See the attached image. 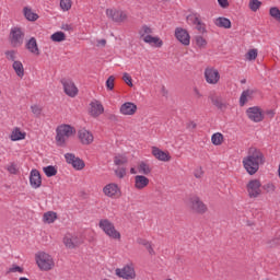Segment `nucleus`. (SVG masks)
Segmentation results:
<instances>
[{
	"instance_id": "1",
	"label": "nucleus",
	"mask_w": 280,
	"mask_h": 280,
	"mask_svg": "<svg viewBox=\"0 0 280 280\" xmlns=\"http://www.w3.org/2000/svg\"><path fill=\"white\" fill-rule=\"evenodd\" d=\"M243 167L249 174L255 176L259 172V166L266 163V155L261 149L252 147L247 151V155L243 158Z\"/></svg>"
},
{
	"instance_id": "2",
	"label": "nucleus",
	"mask_w": 280,
	"mask_h": 280,
	"mask_svg": "<svg viewBox=\"0 0 280 280\" xmlns=\"http://www.w3.org/2000/svg\"><path fill=\"white\" fill-rule=\"evenodd\" d=\"M35 264L40 272H51L56 268V259L45 250H39L35 254Z\"/></svg>"
},
{
	"instance_id": "3",
	"label": "nucleus",
	"mask_w": 280,
	"mask_h": 280,
	"mask_svg": "<svg viewBox=\"0 0 280 280\" xmlns=\"http://www.w3.org/2000/svg\"><path fill=\"white\" fill-rule=\"evenodd\" d=\"M98 229L108 237V240H113L114 242H121V232L117 229V226L109 219H101L98 221Z\"/></svg>"
},
{
	"instance_id": "4",
	"label": "nucleus",
	"mask_w": 280,
	"mask_h": 280,
	"mask_svg": "<svg viewBox=\"0 0 280 280\" xmlns=\"http://www.w3.org/2000/svg\"><path fill=\"white\" fill-rule=\"evenodd\" d=\"M75 135V128H73L71 125H60L56 128V145L58 148H65L67 145V141L71 139Z\"/></svg>"
},
{
	"instance_id": "5",
	"label": "nucleus",
	"mask_w": 280,
	"mask_h": 280,
	"mask_svg": "<svg viewBox=\"0 0 280 280\" xmlns=\"http://www.w3.org/2000/svg\"><path fill=\"white\" fill-rule=\"evenodd\" d=\"M106 18L112 21L113 23H118V25H121L122 23H128V11L117 8V7H112L107 8L105 10Z\"/></svg>"
},
{
	"instance_id": "6",
	"label": "nucleus",
	"mask_w": 280,
	"mask_h": 280,
	"mask_svg": "<svg viewBox=\"0 0 280 280\" xmlns=\"http://www.w3.org/2000/svg\"><path fill=\"white\" fill-rule=\"evenodd\" d=\"M187 207L192 213H198L199 215H205V213L209 211L207 203L197 195H192L188 198Z\"/></svg>"
},
{
	"instance_id": "7",
	"label": "nucleus",
	"mask_w": 280,
	"mask_h": 280,
	"mask_svg": "<svg viewBox=\"0 0 280 280\" xmlns=\"http://www.w3.org/2000/svg\"><path fill=\"white\" fill-rule=\"evenodd\" d=\"M115 275L118 279L125 280H135L137 279V271L135 270V265L128 264L125 265L122 268H116Z\"/></svg>"
},
{
	"instance_id": "8",
	"label": "nucleus",
	"mask_w": 280,
	"mask_h": 280,
	"mask_svg": "<svg viewBox=\"0 0 280 280\" xmlns=\"http://www.w3.org/2000/svg\"><path fill=\"white\" fill-rule=\"evenodd\" d=\"M82 244H84V237L82 235L67 233L63 236V245L70 250H73V248H78V246H82Z\"/></svg>"
},
{
	"instance_id": "9",
	"label": "nucleus",
	"mask_w": 280,
	"mask_h": 280,
	"mask_svg": "<svg viewBox=\"0 0 280 280\" xmlns=\"http://www.w3.org/2000/svg\"><path fill=\"white\" fill-rule=\"evenodd\" d=\"M25 40V33L19 27H13L9 34V43L13 47H21Z\"/></svg>"
},
{
	"instance_id": "10",
	"label": "nucleus",
	"mask_w": 280,
	"mask_h": 280,
	"mask_svg": "<svg viewBox=\"0 0 280 280\" xmlns=\"http://www.w3.org/2000/svg\"><path fill=\"white\" fill-rule=\"evenodd\" d=\"M205 80L207 84H211L215 86V84H220V71L213 67H207L203 72Z\"/></svg>"
},
{
	"instance_id": "11",
	"label": "nucleus",
	"mask_w": 280,
	"mask_h": 280,
	"mask_svg": "<svg viewBox=\"0 0 280 280\" xmlns=\"http://www.w3.org/2000/svg\"><path fill=\"white\" fill-rule=\"evenodd\" d=\"M246 116L254 124L264 121V110L259 106L248 107L246 109Z\"/></svg>"
},
{
	"instance_id": "12",
	"label": "nucleus",
	"mask_w": 280,
	"mask_h": 280,
	"mask_svg": "<svg viewBox=\"0 0 280 280\" xmlns=\"http://www.w3.org/2000/svg\"><path fill=\"white\" fill-rule=\"evenodd\" d=\"M249 198H259L261 196V182L259 179H252L246 186Z\"/></svg>"
},
{
	"instance_id": "13",
	"label": "nucleus",
	"mask_w": 280,
	"mask_h": 280,
	"mask_svg": "<svg viewBox=\"0 0 280 280\" xmlns=\"http://www.w3.org/2000/svg\"><path fill=\"white\" fill-rule=\"evenodd\" d=\"M175 38L184 45V47H189L191 45V36L189 35V32L183 27L175 28Z\"/></svg>"
},
{
	"instance_id": "14",
	"label": "nucleus",
	"mask_w": 280,
	"mask_h": 280,
	"mask_svg": "<svg viewBox=\"0 0 280 280\" xmlns=\"http://www.w3.org/2000/svg\"><path fill=\"white\" fill-rule=\"evenodd\" d=\"M61 84L63 86V92L68 97H75L79 93L78 85L71 79H62Z\"/></svg>"
},
{
	"instance_id": "15",
	"label": "nucleus",
	"mask_w": 280,
	"mask_h": 280,
	"mask_svg": "<svg viewBox=\"0 0 280 280\" xmlns=\"http://www.w3.org/2000/svg\"><path fill=\"white\" fill-rule=\"evenodd\" d=\"M137 110H138L137 104L132 102H125L119 107V114L124 115L125 117H132L137 115Z\"/></svg>"
},
{
	"instance_id": "16",
	"label": "nucleus",
	"mask_w": 280,
	"mask_h": 280,
	"mask_svg": "<svg viewBox=\"0 0 280 280\" xmlns=\"http://www.w3.org/2000/svg\"><path fill=\"white\" fill-rule=\"evenodd\" d=\"M151 154L156 159V161H161L162 163H170V161H172V155L168 151H163L159 147H152Z\"/></svg>"
},
{
	"instance_id": "17",
	"label": "nucleus",
	"mask_w": 280,
	"mask_h": 280,
	"mask_svg": "<svg viewBox=\"0 0 280 280\" xmlns=\"http://www.w3.org/2000/svg\"><path fill=\"white\" fill-rule=\"evenodd\" d=\"M104 196H107V198H120L121 197V188L117 184H107L103 188Z\"/></svg>"
},
{
	"instance_id": "18",
	"label": "nucleus",
	"mask_w": 280,
	"mask_h": 280,
	"mask_svg": "<svg viewBox=\"0 0 280 280\" xmlns=\"http://www.w3.org/2000/svg\"><path fill=\"white\" fill-rule=\"evenodd\" d=\"M65 159H66V163H68V165H72V167L74 170H84V161H82V159L75 156V154L73 153H66L65 154Z\"/></svg>"
},
{
	"instance_id": "19",
	"label": "nucleus",
	"mask_w": 280,
	"mask_h": 280,
	"mask_svg": "<svg viewBox=\"0 0 280 280\" xmlns=\"http://www.w3.org/2000/svg\"><path fill=\"white\" fill-rule=\"evenodd\" d=\"M78 137H79V141H80V143H82V145H91V143H93V141L95 140L93 132L89 131L88 129L79 130Z\"/></svg>"
},
{
	"instance_id": "20",
	"label": "nucleus",
	"mask_w": 280,
	"mask_h": 280,
	"mask_svg": "<svg viewBox=\"0 0 280 280\" xmlns=\"http://www.w3.org/2000/svg\"><path fill=\"white\" fill-rule=\"evenodd\" d=\"M9 138L11 141H25L27 139V132L21 129V127H13Z\"/></svg>"
},
{
	"instance_id": "21",
	"label": "nucleus",
	"mask_w": 280,
	"mask_h": 280,
	"mask_svg": "<svg viewBox=\"0 0 280 280\" xmlns=\"http://www.w3.org/2000/svg\"><path fill=\"white\" fill-rule=\"evenodd\" d=\"M90 115L92 117H100V115H104V105L100 101H92L90 104Z\"/></svg>"
},
{
	"instance_id": "22",
	"label": "nucleus",
	"mask_w": 280,
	"mask_h": 280,
	"mask_svg": "<svg viewBox=\"0 0 280 280\" xmlns=\"http://www.w3.org/2000/svg\"><path fill=\"white\" fill-rule=\"evenodd\" d=\"M25 48L30 54H33V56H40V48H38V42L36 40V37H31L26 44Z\"/></svg>"
},
{
	"instance_id": "23",
	"label": "nucleus",
	"mask_w": 280,
	"mask_h": 280,
	"mask_svg": "<svg viewBox=\"0 0 280 280\" xmlns=\"http://www.w3.org/2000/svg\"><path fill=\"white\" fill-rule=\"evenodd\" d=\"M253 97H255V90L247 89L243 91L238 101L240 106H246V104H248Z\"/></svg>"
},
{
	"instance_id": "24",
	"label": "nucleus",
	"mask_w": 280,
	"mask_h": 280,
	"mask_svg": "<svg viewBox=\"0 0 280 280\" xmlns=\"http://www.w3.org/2000/svg\"><path fill=\"white\" fill-rule=\"evenodd\" d=\"M215 27H221L222 30H231L232 23L229 18L219 16L213 20Z\"/></svg>"
},
{
	"instance_id": "25",
	"label": "nucleus",
	"mask_w": 280,
	"mask_h": 280,
	"mask_svg": "<svg viewBox=\"0 0 280 280\" xmlns=\"http://www.w3.org/2000/svg\"><path fill=\"white\" fill-rule=\"evenodd\" d=\"M12 69L15 75L20 78V80H23V78H25V66H23V61H14V63H12Z\"/></svg>"
},
{
	"instance_id": "26",
	"label": "nucleus",
	"mask_w": 280,
	"mask_h": 280,
	"mask_svg": "<svg viewBox=\"0 0 280 280\" xmlns=\"http://www.w3.org/2000/svg\"><path fill=\"white\" fill-rule=\"evenodd\" d=\"M154 33V28L148 26V25H142L138 32L141 40H143V43L150 37L152 36V34Z\"/></svg>"
},
{
	"instance_id": "27",
	"label": "nucleus",
	"mask_w": 280,
	"mask_h": 280,
	"mask_svg": "<svg viewBox=\"0 0 280 280\" xmlns=\"http://www.w3.org/2000/svg\"><path fill=\"white\" fill-rule=\"evenodd\" d=\"M213 106H217L220 110H226L229 108V103L226 101L222 100L220 96H211L210 97Z\"/></svg>"
},
{
	"instance_id": "28",
	"label": "nucleus",
	"mask_w": 280,
	"mask_h": 280,
	"mask_svg": "<svg viewBox=\"0 0 280 280\" xmlns=\"http://www.w3.org/2000/svg\"><path fill=\"white\" fill-rule=\"evenodd\" d=\"M150 185V179L145 176H136L135 177V188L136 189H145Z\"/></svg>"
},
{
	"instance_id": "29",
	"label": "nucleus",
	"mask_w": 280,
	"mask_h": 280,
	"mask_svg": "<svg viewBox=\"0 0 280 280\" xmlns=\"http://www.w3.org/2000/svg\"><path fill=\"white\" fill-rule=\"evenodd\" d=\"M23 15L26 19V21H38V13L34 12V10H32V8L30 7L23 8Z\"/></svg>"
},
{
	"instance_id": "30",
	"label": "nucleus",
	"mask_w": 280,
	"mask_h": 280,
	"mask_svg": "<svg viewBox=\"0 0 280 280\" xmlns=\"http://www.w3.org/2000/svg\"><path fill=\"white\" fill-rule=\"evenodd\" d=\"M147 45H150L151 47L161 48L163 47V39L159 36H149V38L144 42Z\"/></svg>"
},
{
	"instance_id": "31",
	"label": "nucleus",
	"mask_w": 280,
	"mask_h": 280,
	"mask_svg": "<svg viewBox=\"0 0 280 280\" xmlns=\"http://www.w3.org/2000/svg\"><path fill=\"white\" fill-rule=\"evenodd\" d=\"M194 43L198 49H207V45H209L207 38L202 35H196L194 37Z\"/></svg>"
},
{
	"instance_id": "32",
	"label": "nucleus",
	"mask_w": 280,
	"mask_h": 280,
	"mask_svg": "<svg viewBox=\"0 0 280 280\" xmlns=\"http://www.w3.org/2000/svg\"><path fill=\"white\" fill-rule=\"evenodd\" d=\"M50 40L52 43H65V40H67V34L62 31H57L50 35Z\"/></svg>"
},
{
	"instance_id": "33",
	"label": "nucleus",
	"mask_w": 280,
	"mask_h": 280,
	"mask_svg": "<svg viewBox=\"0 0 280 280\" xmlns=\"http://www.w3.org/2000/svg\"><path fill=\"white\" fill-rule=\"evenodd\" d=\"M55 220H58V214L54 211H48L43 215V222L45 224H54Z\"/></svg>"
},
{
	"instance_id": "34",
	"label": "nucleus",
	"mask_w": 280,
	"mask_h": 280,
	"mask_svg": "<svg viewBox=\"0 0 280 280\" xmlns=\"http://www.w3.org/2000/svg\"><path fill=\"white\" fill-rule=\"evenodd\" d=\"M4 56L9 62H12V65H14V62H19V51L16 50H7Z\"/></svg>"
},
{
	"instance_id": "35",
	"label": "nucleus",
	"mask_w": 280,
	"mask_h": 280,
	"mask_svg": "<svg viewBox=\"0 0 280 280\" xmlns=\"http://www.w3.org/2000/svg\"><path fill=\"white\" fill-rule=\"evenodd\" d=\"M212 145H222L224 143V135L215 132L211 136Z\"/></svg>"
},
{
	"instance_id": "36",
	"label": "nucleus",
	"mask_w": 280,
	"mask_h": 280,
	"mask_svg": "<svg viewBox=\"0 0 280 280\" xmlns=\"http://www.w3.org/2000/svg\"><path fill=\"white\" fill-rule=\"evenodd\" d=\"M138 174H144L145 176H148V174H150L152 172V168L150 167V164L145 163V162H140L138 164Z\"/></svg>"
},
{
	"instance_id": "37",
	"label": "nucleus",
	"mask_w": 280,
	"mask_h": 280,
	"mask_svg": "<svg viewBox=\"0 0 280 280\" xmlns=\"http://www.w3.org/2000/svg\"><path fill=\"white\" fill-rule=\"evenodd\" d=\"M59 8L61 12H69L73 8V0H59Z\"/></svg>"
},
{
	"instance_id": "38",
	"label": "nucleus",
	"mask_w": 280,
	"mask_h": 280,
	"mask_svg": "<svg viewBox=\"0 0 280 280\" xmlns=\"http://www.w3.org/2000/svg\"><path fill=\"white\" fill-rule=\"evenodd\" d=\"M30 185L33 189H38L43 185V177L40 176H30Z\"/></svg>"
},
{
	"instance_id": "39",
	"label": "nucleus",
	"mask_w": 280,
	"mask_h": 280,
	"mask_svg": "<svg viewBox=\"0 0 280 280\" xmlns=\"http://www.w3.org/2000/svg\"><path fill=\"white\" fill-rule=\"evenodd\" d=\"M16 272H18V275H23L25 272V268H23L19 265H15V264L11 265L8 269V273L14 275Z\"/></svg>"
},
{
	"instance_id": "40",
	"label": "nucleus",
	"mask_w": 280,
	"mask_h": 280,
	"mask_svg": "<svg viewBox=\"0 0 280 280\" xmlns=\"http://www.w3.org/2000/svg\"><path fill=\"white\" fill-rule=\"evenodd\" d=\"M200 21V14L198 13H190L187 16V23H189V25H197Z\"/></svg>"
},
{
	"instance_id": "41",
	"label": "nucleus",
	"mask_w": 280,
	"mask_h": 280,
	"mask_svg": "<svg viewBox=\"0 0 280 280\" xmlns=\"http://www.w3.org/2000/svg\"><path fill=\"white\" fill-rule=\"evenodd\" d=\"M128 163V158L124 154H117L114 156V165H126Z\"/></svg>"
},
{
	"instance_id": "42",
	"label": "nucleus",
	"mask_w": 280,
	"mask_h": 280,
	"mask_svg": "<svg viewBox=\"0 0 280 280\" xmlns=\"http://www.w3.org/2000/svg\"><path fill=\"white\" fill-rule=\"evenodd\" d=\"M262 3L259 0H249L248 2V9L252 12H257L261 8Z\"/></svg>"
},
{
	"instance_id": "43",
	"label": "nucleus",
	"mask_w": 280,
	"mask_h": 280,
	"mask_svg": "<svg viewBox=\"0 0 280 280\" xmlns=\"http://www.w3.org/2000/svg\"><path fill=\"white\" fill-rule=\"evenodd\" d=\"M269 16H271V19H275V21H278V23H280V10L277 7H271L269 9Z\"/></svg>"
},
{
	"instance_id": "44",
	"label": "nucleus",
	"mask_w": 280,
	"mask_h": 280,
	"mask_svg": "<svg viewBox=\"0 0 280 280\" xmlns=\"http://www.w3.org/2000/svg\"><path fill=\"white\" fill-rule=\"evenodd\" d=\"M43 172L46 176H56V174H58V167L49 165L44 167Z\"/></svg>"
},
{
	"instance_id": "45",
	"label": "nucleus",
	"mask_w": 280,
	"mask_h": 280,
	"mask_svg": "<svg viewBox=\"0 0 280 280\" xmlns=\"http://www.w3.org/2000/svg\"><path fill=\"white\" fill-rule=\"evenodd\" d=\"M115 75H109L105 82L107 91H115Z\"/></svg>"
},
{
	"instance_id": "46",
	"label": "nucleus",
	"mask_w": 280,
	"mask_h": 280,
	"mask_svg": "<svg viewBox=\"0 0 280 280\" xmlns=\"http://www.w3.org/2000/svg\"><path fill=\"white\" fill-rule=\"evenodd\" d=\"M258 51L257 49H249L247 54L245 55L246 60L252 62L253 60H257Z\"/></svg>"
},
{
	"instance_id": "47",
	"label": "nucleus",
	"mask_w": 280,
	"mask_h": 280,
	"mask_svg": "<svg viewBox=\"0 0 280 280\" xmlns=\"http://www.w3.org/2000/svg\"><path fill=\"white\" fill-rule=\"evenodd\" d=\"M195 27L199 34H207V24H205L202 20H199V22L195 24Z\"/></svg>"
},
{
	"instance_id": "48",
	"label": "nucleus",
	"mask_w": 280,
	"mask_h": 280,
	"mask_svg": "<svg viewBox=\"0 0 280 280\" xmlns=\"http://www.w3.org/2000/svg\"><path fill=\"white\" fill-rule=\"evenodd\" d=\"M122 81L127 84V86H135V84H132V77H130V74L128 72H125L122 74Z\"/></svg>"
},
{
	"instance_id": "49",
	"label": "nucleus",
	"mask_w": 280,
	"mask_h": 280,
	"mask_svg": "<svg viewBox=\"0 0 280 280\" xmlns=\"http://www.w3.org/2000/svg\"><path fill=\"white\" fill-rule=\"evenodd\" d=\"M31 110L35 117H40V115H43V108L38 105L31 106Z\"/></svg>"
},
{
	"instance_id": "50",
	"label": "nucleus",
	"mask_w": 280,
	"mask_h": 280,
	"mask_svg": "<svg viewBox=\"0 0 280 280\" xmlns=\"http://www.w3.org/2000/svg\"><path fill=\"white\" fill-rule=\"evenodd\" d=\"M262 189H265V191H267V194H273V191L277 189V187L275 186V184L268 183L262 186Z\"/></svg>"
},
{
	"instance_id": "51",
	"label": "nucleus",
	"mask_w": 280,
	"mask_h": 280,
	"mask_svg": "<svg viewBox=\"0 0 280 280\" xmlns=\"http://www.w3.org/2000/svg\"><path fill=\"white\" fill-rule=\"evenodd\" d=\"M152 241H149L147 238L143 237H138L137 238V244H139V246H143L144 248L148 247V245L151 243Z\"/></svg>"
},
{
	"instance_id": "52",
	"label": "nucleus",
	"mask_w": 280,
	"mask_h": 280,
	"mask_svg": "<svg viewBox=\"0 0 280 280\" xmlns=\"http://www.w3.org/2000/svg\"><path fill=\"white\" fill-rule=\"evenodd\" d=\"M60 30L63 32H73V24L62 23Z\"/></svg>"
},
{
	"instance_id": "53",
	"label": "nucleus",
	"mask_w": 280,
	"mask_h": 280,
	"mask_svg": "<svg viewBox=\"0 0 280 280\" xmlns=\"http://www.w3.org/2000/svg\"><path fill=\"white\" fill-rule=\"evenodd\" d=\"M144 248L151 257H154V255H156V252L154 250V245L152 244V242Z\"/></svg>"
},
{
	"instance_id": "54",
	"label": "nucleus",
	"mask_w": 280,
	"mask_h": 280,
	"mask_svg": "<svg viewBox=\"0 0 280 280\" xmlns=\"http://www.w3.org/2000/svg\"><path fill=\"white\" fill-rule=\"evenodd\" d=\"M8 172H9L10 174H13V175L19 174V170L16 168V165H14V164H10V165L8 166Z\"/></svg>"
},
{
	"instance_id": "55",
	"label": "nucleus",
	"mask_w": 280,
	"mask_h": 280,
	"mask_svg": "<svg viewBox=\"0 0 280 280\" xmlns=\"http://www.w3.org/2000/svg\"><path fill=\"white\" fill-rule=\"evenodd\" d=\"M220 8H222L223 10H226V8H229L230 3L229 0H217Z\"/></svg>"
},
{
	"instance_id": "56",
	"label": "nucleus",
	"mask_w": 280,
	"mask_h": 280,
	"mask_svg": "<svg viewBox=\"0 0 280 280\" xmlns=\"http://www.w3.org/2000/svg\"><path fill=\"white\" fill-rule=\"evenodd\" d=\"M116 175L117 176H126V170L124 167H118L116 170Z\"/></svg>"
},
{
	"instance_id": "57",
	"label": "nucleus",
	"mask_w": 280,
	"mask_h": 280,
	"mask_svg": "<svg viewBox=\"0 0 280 280\" xmlns=\"http://www.w3.org/2000/svg\"><path fill=\"white\" fill-rule=\"evenodd\" d=\"M97 46H98V47H106V39H100V40L97 42Z\"/></svg>"
},
{
	"instance_id": "58",
	"label": "nucleus",
	"mask_w": 280,
	"mask_h": 280,
	"mask_svg": "<svg viewBox=\"0 0 280 280\" xmlns=\"http://www.w3.org/2000/svg\"><path fill=\"white\" fill-rule=\"evenodd\" d=\"M30 176H40V172L37 170H32Z\"/></svg>"
},
{
	"instance_id": "59",
	"label": "nucleus",
	"mask_w": 280,
	"mask_h": 280,
	"mask_svg": "<svg viewBox=\"0 0 280 280\" xmlns=\"http://www.w3.org/2000/svg\"><path fill=\"white\" fill-rule=\"evenodd\" d=\"M130 174L135 175V174H139V171H137V168L131 167L130 168Z\"/></svg>"
},
{
	"instance_id": "60",
	"label": "nucleus",
	"mask_w": 280,
	"mask_h": 280,
	"mask_svg": "<svg viewBox=\"0 0 280 280\" xmlns=\"http://www.w3.org/2000/svg\"><path fill=\"white\" fill-rule=\"evenodd\" d=\"M267 115H269L270 117H275V110L267 112Z\"/></svg>"
},
{
	"instance_id": "61",
	"label": "nucleus",
	"mask_w": 280,
	"mask_h": 280,
	"mask_svg": "<svg viewBox=\"0 0 280 280\" xmlns=\"http://www.w3.org/2000/svg\"><path fill=\"white\" fill-rule=\"evenodd\" d=\"M163 3H167V2H170V1H172V0H161Z\"/></svg>"
},
{
	"instance_id": "62",
	"label": "nucleus",
	"mask_w": 280,
	"mask_h": 280,
	"mask_svg": "<svg viewBox=\"0 0 280 280\" xmlns=\"http://www.w3.org/2000/svg\"><path fill=\"white\" fill-rule=\"evenodd\" d=\"M278 175L280 176V164L278 166Z\"/></svg>"
},
{
	"instance_id": "63",
	"label": "nucleus",
	"mask_w": 280,
	"mask_h": 280,
	"mask_svg": "<svg viewBox=\"0 0 280 280\" xmlns=\"http://www.w3.org/2000/svg\"><path fill=\"white\" fill-rule=\"evenodd\" d=\"M195 93H197L198 95H200V91H198V90H195Z\"/></svg>"
},
{
	"instance_id": "64",
	"label": "nucleus",
	"mask_w": 280,
	"mask_h": 280,
	"mask_svg": "<svg viewBox=\"0 0 280 280\" xmlns=\"http://www.w3.org/2000/svg\"><path fill=\"white\" fill-rule=\"evenodd\" d=\"M0 95H1V90H0Z\"/></svg>"
}]
</instances>
